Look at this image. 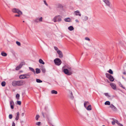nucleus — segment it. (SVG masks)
Masks as SVG:
<instances>
[{"instance_id":"nucleus-1","label":"nucleus","mask_w":126,"mask_h":126,"mask_svg":"<svg viewBox=\"0 0 126 126\" xmlns=\"http://www.w3.org/2000/svg\"><path fill=\"white\" fill-rule=\"evenodd\" d=\"M25 83V82L23 80L13 81L12 82V85L14 87L16 86H21Z\"/></svg>"},{"instance_id":"nucleus-2","label":"nucleus","mask_w":126,"mask_h":126,"mask_svg":"<svg viewBox=\"0 0 126 126\" xmlns=\"http://www.w3.org/2000/svg\"><path fill=\"white\" fill-rule=\"evenodd\" d=\"M71 68L70 67H68V69H64L63 70L64 73L68 75H71L72 73L71 71Z\"/></svg>"},{"instance_id":"nucleus-3","label":"nucleus","mask_w":126,"mask_h":126,"mask_svg":"<svg viewBox=\"0 0 126 126\" xmlns=\"http://www.w3.org/2000/svg\"><path fill=\"white\" fill-rule=\"evenodd\" d=\"M53 20L55 22L61 21V17L60 16H56L54 18Z\"/></svg>"},{"instance_id":"nucleus-4","label":"nucleus","mask_w":126,"mask_h":126,"mask_svg":"<svg viewBox=\"0 0 126 126\" xmlns=\"http://www.w3.org/2000/svg\"><path fill=\"white\" fill-rule=\"evenodd\" d=\"M106 77L108 78L111 81H113L114 80V79L113 76L108 73L106 74Z\"/></svg>"},{"instance_id":"nucleus-5","label":"nucleus","mask_w":126,"mask_h":126,"mask_svg":"<svg viewBox=\"0 0 126 126\" xmlns=\"http://www.w3.org/2000/svg\"><path fill=\"white\" fill-rule=\"evenodd\" d=\"M54 62L55 64L58 65H60L62 63V62L60 59L58 58L55 59L54 60Z\"/></svg>"},{"instance_id":"nucleus-6","label":"nucleus","mask_w":126,"mask_h":126,"mask_svg":"<svg viewBox=\"0 0 126 126\" xmlns=\"http://www.w3.org/2000/svg\"><path fill=\"white\" fill-rule=\"evenodd\" d=\"M30 77V75L28 74H23L19 76V78L21 79L29 78Z\"/></svg>"},{"instance_id":"nucleus-7","label":"nucleus","mask_w":126,"mask_h":126,"mask_svg":"<svg viewBox=\"0 0 126 126\" xmlns=\"http://www.w3.org/2000/svg\"><path fill=\"white\" fill-rule=\"evenodd\" d=\"M12 11L14 13H17L18 14H22V13L21 11L16 8L13 9H12Z\"/></svg>"},{"instance_id":"nucleus-8","label":"nucleus","mask_w":126,"mask_h":126,"mask_svg":"<svg viewBox=\"0 0 126 126\" xmlns=\"http://www.w3.org/2000/svg\"><path fill=\"white\" fill-rule=\"evenodd\" d=\"M103 0L107 6L110 7H111V5L109 0Z\"/></svg>"},{"instance_id":"nucleus-9","label":"nucleus","mask_w":126,"mask_h":126,"mask_svg":"<svg viewBox=\"0 0 126 126\" xmlns=\"http://www.w3.org/2000/svg\"><path fill=\"white\" fill-rule=\"evenodd\" d=\"M24 64V62H21L20 64L18 66L16 67V70H19L22 67V66Z\"/></svg>"},{"instance_id":"nucleus-10","label":"nucleus","mask_w":126,"mask_h":126,"mask_svg":"<svg viewBox=\"0 0 126 126\" xmlns=\"http://www.w3.org/2000/svg\"><path fill=\"white\" fill-rule=\"evenodd\" d=\"M57 52L59 55V57L60 58H62L63 57V55L62 52L60 50L57 51Z\"/></svg>"},{"instance_id":"nucleus-11","label":"nucleus","mask_w":126,"mask_h":126,"mask_svg":"<svg viewBox=\"0 0 126 126\" xmlns=\"http://www.w3.org/2000/svg\"><path fill=\"white\" fill-rule=\"evenodd\" d=\"M109 107H110L113 111H116L117 110L116 108L112 104H111Z\"/></svg>"},{"instance_id":"nucleus-12","label":"nucleus","mask_w":126,"mask_h":126,"mask_svg":"<svg viewBox=\"0 0 126 126\" xmlns=\"http://www.w3.org/2000/svg\"><path fill=\"white\" fill-rule=\"evenodd\" d=\"M110 85L113 89L115 90L116 89V85L115 84L111 83H110Z\"/></svg>"},{"instance_id":"nucleus-13","label":"nucleus","mask_w":126,"mask_h":126,"mask_svg":"<svg viewBox=\"0 0 126 126\" xmlns=\"http://www.w3.org/2000/svg\"><path fill=\"white\" fill-rule=\"evenodd\" d=\"M74 14L76 15H79L80 16H81V14L78 11H75L74 12Z\"/></svg>"},{"instance_id":"nucleus-14","label":"nucleus","mask_w":126,"mask_h":126,"mask_svg":"<svg viewBox=\"0 0 126 126\" xmlns=\"http://www.w3.org/2000/svg\"><path fill=\"white\" fill-rule=\"evenodd\" d=\"M69 98H70L72 100L73 99L74 96L72 92H70V94L69 95Z\"/></svg>"},{"instance_id":"nucleus-15","label":"nucleus","mask_w":126,"mask_h":126,"mask_svg":"<svg viewBox=\"0 0 126 126\" xmlns=\"http://www.w3.org/2000/svg\"><path fill=\"white\" fill-rule=\"evenodd\" d=\"M19 112H17L16 113V116L15 119L17 121L19 119Z\"/></svg>"},{"instance_id":"nucleus-16","label":"nucleus","mask_w":126,"mask_h":126,"mask_svg":"<svg viewBox=\"0 0 126 126\" xmlns=\"http://www.w3.org/2000/svg\"><path fill=\"white\" fill-rule=\"evenodd\" d=\"M85 108L87 110H92V107L91 105H88L87 107H86Z\"/></svg>"},{"instance_id":"nucleus-17","label":"nucleus","mask_w":126,"mask_h":126,"mask_svg":"<svg viewBox=\"0 0 126 126\" xmlns=\"http://www.w3.org/2000/svg\"><path fill=\"white\" fill-rule=\"evenodd\" d=\"M51 93L52 94H57L58 92L57 91L53 90L51 91Z\"/></svg>"},{"instance_id":"nucleus-18","label":"nucleus","mask_w":126,"mask_h":126,"mask_svg":"<svg viewBox=\"0 0 126 126\" xmlns=\"http://www.w3.org/2000/svg\"><path fill=\"white\" fill-rule=\"evenodd\" d=\"M64 20L65 21L67 22H70L71 21V19L69 18H65L64 19Z\"/></svg>"},{"instance_id":"nucleus-19","label":"nucleus","mask_w":126,"mask_h":126,"mask_svg":"<svg viewBox=\"0 0 126 126\" xmlns=\"http://www.w3.org/2000/svg\"><path fill=\"white\" fill-rule=\"evenodd\" d=\"M89 102L88 101H86V102H85L84 104V107L86 108V106H87L88 105H89Z\"/></svg>"},{"instance_id":"nucleus-20","label":"nucleus","mask_w":126,"mask_h":126,"mask_svg":"<svg viewBox=\"0 0 126 126\" xmlns=\"http://www.w3.org/2000/svg\"><path fill=\"white\" fill-rule=\"evenodd\" d=\"M39 62L40 63L42 64H45V63L43 62V60L41 59H40L39 60Z\"/></svg>"},{"instance_id":"nucleus-21","label":"nucleus","mask_w":126,"mask_h":126,"mask_svg":"<svg viewBox=\"0 0 126 126\" xmlns=\"http://www.w3.org/2000/svg\"><path fill=\"white\" fill-rule=\"evenodd\" d=\"M1 55L2 56L4 57L6 56L7 55V54L4 52H1Z\"/></svg>"},{"instance_id":"nucleus-22","label":"nucleus","mask_w":126,"mask_h":126,"mask_svg":"<svg viewBox=\"0 0 126 126\" xmlns=\"http://www.w3.org/2000/svg\"><path fill=\"white\" fill-rule=\"evenodd\" d=\"M68 29L70 31H72L74 29V28L72 26H71L68 28Z\"/></svg>"},{"instance_id":"nucleus-23","label":"nucleus","mask_w":126,"mask_h":126,"mask_svg":"<svg viewBox=\"0 0 126 126\" xmlns=\"http://www.w3.org/2000/svg\"><path fill=\"white\" fill-rule=\"evenodd\" d=\"M40 70L38 68H36V72L37 74L40 73Z\"/></svg>"},{"instance_id":"nucleus-24","label":"nucleus","mask_w":126,"mask_h":126,"mask_svg":"<svg viewBox=\"0 0 126 126\" xmlns=\"http://www.w3.org/2000/svg\"><path fill=\"white\" fill-rule=\"evenodd\" d=\"M105 104L106 105H110V101H106L105 103Z\"/></svg>"},{"instance_id":"nucleus-25","label":"nucleus","mask_w":126,"mask_h":126,"mask_svg":"<svg viewBox=\"0 0 126 126\" xmlns=\"http://www.w3.org/2000/svg\"><path fill=\"white\" fill-rule=\"evenodd\" d=\"M41 69L42 70V72L43 73H45L46 72V69L44 67H42L41 68Z\"/></svg>"},{"instance_id":"nucleus-26","label":"nucleus","mask_w":126,"mask_h":126,"mask_svg":"<svg viewBox=\"0 0 126 126\" xmlns=\"http://www.w3.org/2000/svg\"><path fill=\"white\" fill-rule=\"evenodd\" d=\"M29 68L30 69L31 71H32V72L34 73H35V70H34V69L33 68L31 67H29Z\"/></svg>"},{"instance_id":"nucleus-27","label":"nucleus","mask_w":126,"mask_h":126,"mask_svg":"<svg viewBox=\"0 0 126 126\" xmlns=\"http://www.w3.org/2000/svg\"><path fill=\"white\" fill-rule=\"evenodd\" d=\"M36 81L38 83H41L42 82V81L38 79H36Z\"/></svg>"},{"instance_id":"nucleus-28","label":"nucleus","mask_w":126,"mask_h":126,"mask_svg":"<svg viewBox=\"0 0 126 126\" xmlns=\"http://www.w3.org/2000/svg\"><path fill=\"white\" fill-rule=\"evenodd\" d=\"M10 106L14 105V103L13 101L12 100L10 101Z\"/></svg>"},{"instance_id":"nucleus-29","label":"nucleus","mask_w":126,"mask_h":126,"mask_svg":"<svg viewBox=\"0 0 126 126\" xmlns=\"http://www.w3.org/2000/svg\"><path fill=\"white\" fill-rule=\"evenodd\" d=\"M5 84H6V83H5V82L4 81L2 82L1 83V85L2 86H4L5 85Z\"/></svg>"},{"instance_id":"nucleus-30","label":"nucleus","mask_w":126,"mask_h":126,"mask_svg":"<svg viewBox=\"0 0 126 126\" xmlns=\"http://www.w3.org/2000/svg\"><path fill=\"white\" fill-rule=\"evenodd\" d=\"M106 96H107V97L108 98H109L110 97V95H109L108 94V93H105L104 94Z\"/></svg>"},{"instance_id":"nucleus-31","label":"nucleus","mask_w":126,"mask_h":126,"mask_svg":"<svg viewBox=\"0 0 126 126\" xmlns=\"http://www.w3.org/2000/svg\"><path fill=\"white\" fill-rule=\"evenodd\" d=\"M20 95L19 94H17L16 95V98L17 99L19 100Z\"/></svg>"},{"instance_id":"nucleus-32","label":"nucleus","mask_w":126,"mask_h":126,"mask_svg":"<svg viewBox=\"0 0 126 126\" xmlns=\"http://www.w3.org/2000/svg\"><path fill=\"white\" fill-rule=\"evenodd\" d=\"M108 72H109V73L110 74H113V72L112 70L111 69H110L108 71Z\"/></svg>"},{"instance_id":"nucleus-33","label":"nucleus","mask_w":126,"mask_h":126,"mask_svg":"<svg viewBox=\"0 0 126 126\" xmlns=\"http://www.w3.org/2000/svg\"><path fill=\"white\" fill-rule=\"evenodd\" d=\"M113 121L112 122V124L113 125H114L115 124V123H116V122H115L116 119H113Z\"/></svg>"},{"instance_id":"nucleus-34","label":"nucleus","mask_w":126,"mask_h":126,"mask_svg":"<svg viewBox=\"0 0 126 126\" xmlns=\"http://www.w3.org/2000/svg\"><path fill=\"white\" fill-rule=\"evenodd\" d=\"M16 43L17 45H18V46H20L21 45L20 43V42H19L18 41H17L16 42Z\"/></svg>"},{"instance_id":"nucleus-35","label":"nucleus","mask_w":126,"mask_h":126,"mask_svg":"<svg viewBox=\"0 0 126 126\" xmlns=\"http://www.w3.org/2000/svg\"><path fill=\"white\" fill-rule=\"evenodd\" d=\"M9 118L10 119H11L12 118V115L11 114H9Z\"/></svg>"},{"instance_id":"nucleus-36","label":"nucleus","mask_w":126,"mask_h":126,"mask_svg":"<svg viewBox=\"0 0 126 126\" xmlns=\"http://www.w3.org/2000/svg\"><path fill=\"white\" fill-rule=\"evenodd\" d=\"M39 117V116L38 115H37L36 116V119L37 120H38V118Z\"/></svg>"},{"instance_id":"nucleus-37","label":"nucleus","mask_w":126,"mask_h":126,"mask_svg":"<svg viewBox=\"0 0 126 126\" xmlns=\"http://www.w3.org/2000/svg\"><path fill=\"white\" fill-rule=\"evenodd\" d=\"M17 104L19 105H21V102L20 101H17Z\"/></svg>"},{"instance_id":"nucleus-38","label":"nucleus","mask_w":126,"mask_h":126,"mask_svg":"<svg viewBox=\"0 0 126 126\" xmlns=\"http://www.w3.org/2000/svg\"><path fill=\"white\" fill-rule=\"evenodd\" d=\"M88 19V17L87 16H85L84 18V20H86Z\"/></svg>"},{"instance_id":"nucleus-39","label":"nucleus","mask_w":126,"mask_h":126,"mask_svg":"<svg viewBox=\"0 0 126 126\" xmlns=\"http://www.w3.org/2000/svg\"><path fill=\"white\" fill-rule=\"evenodd\" d=\"M115 122H116V123H117L118 125H119L120 124L119 123V122H118V120H115Z\"/></svg>"},{"instance_id":"nucleus-40","label":"nucleus","mask_w":126,"mask_h":126,"mask_svg":"<svg viewBox=\"0 0 126 126\" xmlns=\"http://www.w3.org/2000/svg\"><path fill=\"white\" fill-rule=\"evenodd\" d=\"M41 123V122H38L36 123V125L38 126H39Z\"/></svg>"},{"instance_id":"nucleus-41","label":"nucleus","mask_w":126,"mask_h":126,"mask_svg":"<svg viewBox=\"0 0 126 126\" xmlns=\"http://www.w3.org/2000/svg\"><path fill=\"white\" fill-rule=\"evenodd\" d=\"M42 17H41L39 19V21H42Z\"/></svg>"},{"instance_id":"nucleus-42","label":"nucleus","mask_w":126,"mask_h":126,"mask_svg":"<svg viewBox=\"0 0 126 126\" xmlns=\"http://www.w3.org/2000/svg\"><path fill=\"white\" fill-rule=\"evenodd\" d=\"M54 48L55 49V50H57V51L58 50H59L58 48L57 47H55V46L54 47Z\"/></svg>"},{"instance_id":"nucleus-43","label":"nucleus","mask_w":126,"mask_h":126,"mask_svg":"<svg viewBox=\"0 0 126 126\" xmlns=\"http://www.w3.org/2000/svg\"><path fill=\"white\" fill-rule=\"evenodd\" d=\"M85 40L89 41L90 40V39L88 37H86L85 38Z\"/></svg>"},{"instance_id":"nucleus-44","label":"nucleus","mask_w":126,"mask_h":126,"mask_svg":"<svg viewBox=\"0 0 126 126\" xmlns=\"http://www.w3.org/2000/svg\"><path fill=\"white\" fill-rule=\"evenodd\" d=\"M35 21L36 22H39V19H37L35 20Z\"/></svg>"},{"instance_id":"nucleus-45","label":"nucleus","mask_w":126,"mask_h":126,"mask_svg":"<svg viewBox=\"0 0 126 126\" xmlns=\"http://www.w3.org/2000/svg\"><path fill=\"white\" fill-rule=\"evenodd\" d=\"M22 14H18V15H15V16L19 17L20 16V15Z\"/></svg>"},{"instance_id":"nucleus-46","label":"nucleus","mask_w":126,"mask_h":126,"mask_svg":"<svg viewBox=\"0 0 126 126\" xmlns=\"http://www.w3.org/2000/svg\"><path fill=\"white\" fill-rule=\"evenodd\" d=\"M44 3L47 6H48V4H47V3L46 1H45V0L44 1Z\"/></svg>"},{"instance_id":"nucleus-47","label":"nucleus","mask_w":126,"mask_h":126,"mask_svg":"<svg viewBox=\"0 0 126 126\" xmlns=\"http://www.w3.org/2000/svg\"><path fill=\"white\" fill-rule=\"evenodd\" d=\"M12 126H15V123L13 122L12 123Z\"/></svg>"},{"instance_id":"nucleus-48","label":"nucleus","mask_w":126,"mask_h":126,"mask_svg":"<svg viewBox=\"0 0 126 126\" xmlns=\"http://www.w3.org/2000/svg\"><path fill=\"white\" fill-rule=\"evenodd\" d=\"M42 115H43V117L44 118L45 117V116L44 114V113L42 112Z\"/></svg>"},{"instance_id":"nucleus-49","label":"nucleus","mask_w":126,"mask_h":126,"mask_svg":"<svg viewBox=\"0 0 126 126\" xmlns=\"http://www.w3.org/2000/svg\"><path fill=\"white\" fill-rule=\"evenodd\" d=\"M14 105H11V108L12 109H14Z\"/></svg>"},{"instance_id":"nucleus-50","label":"nucleus","mask_w":126,"mask_h":126,"mask_svg":"<svg viewBox=\"0 0 126 126\" xmlns=\"http://www.w3.org/2000/svg\"><path fill=\"white\" fill-rule=\"evenodd\" d=\"M75 21L76 22H77L78 23H79V21L77 19H76L75 20Z\"/></svg>"},{"instance_id":"nucleus-51","label":"nucleus","mask_w":126,"mask_h":126,"mask_svg":"<svg viewBox=\"0 0 126 126\" xmlns=\"http://www.w3.org/2000/svg\"><path fill=\"white\" fill-rule=\"evenodd\" d=\"M24 113H22V114H21V115L22 116H23L24 115Z\"/></svg>"},{"instance_id":"nucleus-52","label":"nucleus","mask_w":126,"mask_h":126,"mask_svg":"<svg viewBox=\"0 0 126 126\" xmlns=\"http://www.w3.org/2000/svg\"><path fill=\"white\" fill-rule=\"evenodd\" d=\"M106 80H107V82H108V83H109L110 82L109 81V80L108 79H107Z\"/></svg>"},{"instance_id":"nucleus-53","label":"nucleus","mask_w":126,"mask_h":126,"mask_svg":"<svg viewBox=\"0 0 126 126\" xmlns=\"http://www.w3.org/2000/svg\"><path fill=\"white\" fill-rule=\"evenodd\" d=\"M119 125H120V126H123L121 124H120Z\"/></svg>"},{"instance_id":"nucleus-54","label":"nucleus","mask_w":126,"mask_h":126,"mask_svg":"<svg viewBox=\"0 0 126 126\" xmlns=\"http://www.w3.org/2000/svg\"><path fill=\"white\" fill-rule=\"evenodd\" d=\"M123 74H124V75H125L126 74V73L125 72H124L123 73Z\"/></svg>"},{"instance_id":"nucleus-55","label":"nucleus","mask_w":126,"mask_h":126,"mask_svg":"<svg viewBox=\"0 0 126 126\" xmlns=\"http://www.w3.org/2000/svg\"><path fill=\"white\" fill-rule=\"evenodd\" d=\"M122 88H124V89H125V88L124 87H123V86H122Z\"/></svg>"},{"instance_id":"nucleus-56","label":"nucleus","mask_w":126,"mask_h":126,"mask_svg":"<svg viewBox=\"0 0 126 126\" xmlns=\"http://www.w3.org/2000/svg\"><path fill=\"white\" fill-rule=\"evenodd\" d=\"M62 7V5H61L59 7Z\"/></svg>"},{"instance_id":"nucleus-57","label":"nucleus","mask_w":126,"mask_h":126,"mask_svg":"<svg viewBox=\"0 0 126 126\" xmlns=\"http://www.w3.org/2000/svg\"><path fill=\"white\" fill-rule=\"evenodd\" d=\"M23 22H24V21H23Z\"/></svg>"},{"instance_id":"nucleus-58","label":"nucleus","mask_w":126,"mask_h":126,"mask_svg":"<svg viewBox=\"0 0 126 126\" xmlns=\"http://www.w3.org/2000/svg\"><path fill=\"white\" fill-rule=\"evenodd\" d=\"M45 109L46 110V107H45Z\"/></svg>"},{"instance_id":"nucleus-59","label":"nucleus","mask_w":126,"mask_h":126,"mask_svg":"<svg viewBox=\"0 0 126 126\" xmlns=\"http://www.w3.org/2000/svg\"><path fill=\"white\" fill-rule=\"evenodd\" d=\"M104 126V125H103V126Z\"/></svg>"}]
</instances>
